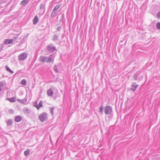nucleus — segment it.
Returning a JSON list of instances; mask_svg holds the SVG:
<instances>
[{
	"instance_id": "1",
	"label": "nucleus",
	"mask_w": 160,
	"mask_h": 160,
	"mask_svg": "<svg viewBox=\"0 0 160 160\" xmlns=\"http://www.w3.org/2000/svg\"><path fill=\"white\" fill-rule=\"evenodd\" d=\"M47 117V113L44 112L40 114L38 117V118L41 122H43L46 120Z\"/></svg>"
},
{
	"instance_id": "2",
	"label": "nucleus",
	"mask_w": 160,
	"mask_h": 160,
	"mask_svg": "<svg viewBox=\"0 0 160 160\" xmlns=\"http://www.w3.org/2000/svg\"><path fill=\"white\" fill-rule=\"evenodd\" d=\"M60 5H57L55 6L51 13V17H54L55 14L57 12V11L60 8Z\"/></svg>"
},
{
	"instance_id": "3",
	"label": "nucleus",
	"mask_w": 160,
	"mask_h": 160,
	"mask_svg": "<svg viewBox=\"0 0 160 160\" xmlns=\"http://www.w3.org/2000/svg\"><path fill=\"white\" fill-rule=\"evenodd\" d=\"M112 111V108L110 106H107L104 109L105 113L106 114H110Z\"/></svg>"
},
{
	"instance_id": "4",
	"label": "nucleus",
	"mask_w": 160,
	"mask_h": 160,
	"mask_svg": "<svg viewBox=\"0 0 160 160\" xmlns=\"http://www.w3.org/2000/svg\"><path fill=\"white\" fill-rule=\"evenodd\" d=\"M34 105L38 110L40 108L42 107V101H40L38 104L37 102H36L34 104Z\"/></svg>"
},
{
	"instance_id": "5",
	"label": "nucleus",
	"mask_w": 160,
	"mask_h": 160,
	"mask_svg": "<svg viewBox=\"0 0 160 160\" xmlns=\"http://www.w3.org/2000/svg\"><path fill=\"white\" fill-rule=\"evenodd\" d=\"M27 55L26 53H23L19 55L18 57V59L20 60H22L26 58Z\"/></svg>"
},
{
	"instance_id": "6",
	"label": "nucleus",
	"mask_w": 160,
	"mask_h": 160,
	"mask_svg": "<svg viewBox=\"0 0 160 160\" xmlns=\"http://www.w3.org/2000/svg\"><path fill=\"white\" fill-rule=\"evenodd\" d=\"M52 60V58H50L44 57L43 58L42 61L43 62L46 61V62H51Z\"/></svg>"
},
{
	"instance_id": "7",
	"label": "nucleus",
	"mask_w": 160,
	"mask_h": 160,
	"mask_svg": "<svg viewBox=\"0 0 160 160\" xmlns=\"http://www.w3.org/2000/svg\"><path fill=\"white\" fill-rule=\"evenodd\" d=\"M13 42V39H5L4 40V43L5 44H8L12 43Z\"/></svg>"
},
{
	"instance_id": "8",
	"label": "nucleus",
	"mask_w": 160,
	"mask_h": 160,
	"mask_svg": "<svg viewBox=\"0 0 160 160\" xmlns=\"http://www.w3.org/2000/svg\"><path fill=\"white\" fill-rule=\"evenodd\" d=\"M138 86V85H136L134 83L132 85L131 89L132 91L134 92L136 90Z\"/></svg>"
},
{
	"instance_id": "9",
	"label": "nucleus",
	"mask_w": 160,
	"mask_h": 160,
	"mask_svg": "<svg viewBox=\"0 0 160 160\" xmlns=\"http://www.w3.org/2000/svg\"><path fill=\"white\" fill-rule=\"evenodd\" d=\"M22 117L20 116H16L15 118V121L17 122H18L21 121Z\"/></svg>"
},
{
	"instance_id": "10",
	"label": "nucleus",
	"mask_w": 160,
	"mask_h": 160,
	"mask_svg": "<svg viewBox=\"0 0 160 160\" xmlns=\"http://www.w3.org/2000/svg\"><path fill=\"white\" fill-rule=\"evenodd\" d=\"M47 93L48 96H52L53 94V92L51 89H50L48 90Z\"/></svg>"
},
{
	"instance_id": "11",
	"label": "nucleus",
	"mask_w": 160,
	"mask_h": 160,
	"mask_svg": "<svg viewBox=\"0 0 160 160\" xmlns=\"http://www.w3.org/2000/svg\"><path fill=\"white\" fill-rule=\"evenodd\" d=\"M38 21V18L37 16H36L33 20V23L34 24H36Z\"/></svg>"
},
{
	"instance_id": "12",
	"label": "nucleus",
	"mask_w": 160,
	"mask_h": 160,
	"mask_svg": "<svg viewBox=\"0 0 160 160\" xmlns=\"http://www.w3.org/2000/svg\"><path fill=\"white\" fill-rule=\"evenodd\" d=\"M48 51L52 52H53L55 50V49L54 47L50 46L48 47Z\"/></svg>"
},
{
	"instance_id": "13",
	"label": "nucleus",
	"mask_w": 160,
	"mask_h": 160,
	"mask_svg": "<svg viewBox=\"0 0 160 160\" xmlns=\"http://www.w3.org/2000/svg\"><path fill=\"white\" fill-rule=\"evenodd\" d=\"M7 100L11 102H14L16 101V99L15 97L8 98Z\"/></svg>"
},
{
	"instance_id": "14",
	"label": "nucleus",
	"mask_w": 160,
	"mask_h": 160,
	"mask_svg": "<svg viewBox=\"0 0 160 160\" xmlns=\"http://www.w3.org/2000/svg\"><path fill=\"white\" fill-rule=\"evenodd\" d=\"M21 84L22 85L25 86L27 84V81L25 79H23L21 82Z\"/></svg>"
},
{
	"instance_id": "15",
	"label": "nucleus",
	"mask_w": 160,
	"mask_h": 160,
	"mask_svg": "<svg viewBox=\"0 0 160 160\" xmlns=\"http://www.w3.org/2000/svg\"><path fill=\"white\" fill-rule=\"evenodd\" d=\"M28 1V0H23L21 2L20 5H23L25 4Z\"/></svg>"
},
{
	"instance_id": "16",
	"label": "nucleus",
	"mask_w": 160,
	"mask_h": 160,
	"mask_svg": "<svg viewBox=\"0 0 160 160\" xmlns=\"http://www.w3.org/2000/svg\"><path fill=\"white\" fill-rule=\"evenodd\" d=\"M29 153V150H27L24 152V154L26 156H28Z\"/></svg>"
},
{
	"instance_id": "17",
	"label": "nucleus",
	"mask_w": 160,
	"mask_h": 160,
	"mask_svg": "<svg viewBox=\"0 0 160 160\" xmlns=\"http://www.w3.org/2000/svg\"><path fill=\"white\" fill-rule=\"evenodd\" d=\"M6 70L7 71L10 72L11 73H13V72L8 67H6Z\"/></svg>"
},
{
	"instance_id": "18",
	"label": "nucleus",
	"mask_w": 160,
	"mask_h": 160,
	"mask_svg": "<svg viewBox=\"0 0 160 160\" xmlns=\"http://www.w3.org/2000/svg\"><path fill=\"white\" fill-rule=\"evenodd\" d=\"M156 27L158 29H160V22H158L157 24Z\"/></svg>"
},
{
	"instance_id": "19",
	"label": "nucleus",
	"mask_w": 160,
	"mask_h": 160,
	"mask_svg": "<svg viewBox=\"0 0 160 160\" xmlns=\"http://www.w3.org/2000/svg\"><path fill=\"white\" fill-rule=\"evenodd\" d=\"M103 110V108L102 106L100 107L99 109L100 112L102 113Z\"/></svg>"
},
{
	"instance_id": "20",
	"label": "nucleus",
	"mask_w": 160,
	"mask_h": 160,
	"mask_svg": "<svg viewBox=\"0 0 160 160\" xmlns=\"http://www.w3.org/2000/svg\"><path fill=\"white\" fill-rule=\"evenodd\" d=\"M12 124V121H8L7 122V124L8 125H10Z\"/></svg>"
},
{
	"instance_id": "21",
	"label": "nucleus",
	"mask_w": 160,
	"mask_h": 160,
	"mask_svg": "<svg viewBox=\"0 0 160 160\" xmlns=\"http://www.w3.org/2000/svg\"><path fill=\"white\" fill-rule=\"evenodd\" d=\"M157 18H160V12H158L157 14Z\"/></svg>"
},
{
	"instance_id": "22",
	"label": "nucleus",
	"mask_w": 160,
	"mask_h": 160,
	"mask_svg": "<svg viewBox=\"0 0 160 160\" xmlns=\"http://www.w3.org/2000/svg\"><path fill=\"white\" fill-rule=\"evenodd\" d=\"M4 84V82H0V86L1 87H2L3 86Z\"/></svg>"
}]
</instances>
